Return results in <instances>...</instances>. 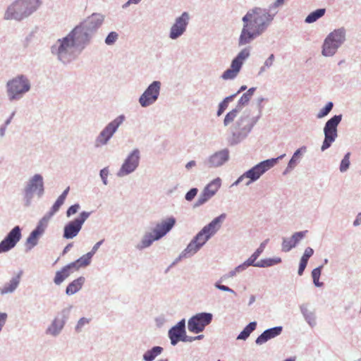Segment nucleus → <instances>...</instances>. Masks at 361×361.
Listing matches in <instances>:
<instances>
[{
	"mask_svg": "<svg viewBox=\"0 0 361 361\" xmlns=\"http://www.w3.org/2000/svg\"><path fill=\"white\" fill-rule=\"evenodd\" d=\"M266 13L261 8H255L243 18L244 23L238 44L240 46L250 43L259 35L264 29Z\"/></svg>",
	"mask_w": 361,
	"mask_h": 361,
	"instance_id": "nucleus-1",
	"label": "nucleus"
},
{
	"mask_svg": "<svg viewBox=\"0 0 361 361\" xmlns=\"http://www.w3.org/2000/svg\"><path fill=\"white\" fill-rule=\"evenodd\" d=\"M41 4L40 0H18L7 10L5 18L20 20L37 10Z\"/></svg>",
	"mask_w": 361,
	"mask_h": 361,
	"instance_id": "nucleus-2",
	"label": "nucleus"
},
{
	"mask_svg": "<svg viewBox=\"0 0 361 361\" xmlns=\"http://www.w3.org/2000/svg\"><path fill=\"white\" fill-rule=\"evenodd\" d=\"M30 88V82L23 75H19L7 82V92L10 100L19 99L29 91Z\"/></svg>",
	"mask_w": 361,
	"mask_h": 361,
	"instance_id": "nucleus-3",
	"label": "nucleus"
},
{
	"mask_svg": "<svg viewBox=\"0 0 361 361\" xmlns=\"http://www.w3.org/2000/svg\"><path fill=\"white\" fill-rule=\"evenodd\" d=\"M276 162V159H267L260 162L242 175L237 180L236 183L243 181L245 178H249V180L246 183V185H249L252 182L257 180L264 173L274 166Z\"/></svg>",
	"mask_w": 361,
	"mask_h": 361,
	"instance_id": "nucleus-4",
	"label": "nucleus"
},
{
	"mask_svg": "<svg viewBox=\"0 0 361 361\" xmlns=\"http://www.w3.org/2000/svg\"><path fill=\"white\" fill-rule=\"evenodd\" d=\"M59 42L60 44L56 53L59 59L63 62L71 61L74 57L75 52L76 51H79V48L70 34L63 39H59Z\"/></svg>",
	"mask_w": 361,
	"mask_h": 361,
	"instance_id": "nucleus-5",
	"label": "nucleus"
},
{
	"mask_svg": "<svg viewBox=\"0 0 361 361\" xmlns=\"http://www.w3.org/2000/svg\"><path fill=\"white\" fill-rule=\"evenodd\" d=\"M344 39L345 32L343 30H337L331 32L324 41L322 54L325 56L334 55Z\"/></svg>",
	"mask_w": 361,
	"mask_h": 361,
	"instance_id": "nucleus-6",
	"label": "nucleus"
},
{
	"mask_svg": "<svg viewBox=\"0 0 361 361\" xmlns=\"http://www.w3.org/2000/svg\"><path fill=\"white\" fill-rule=\"evenodd\" d=\"M341 121V116H334L329 119L324 128L325 138L322 146V150L328 149L337 137V126Z\"/></svg>",
	"mask_w": 361,
	"mask_h": 361,
	"instance_id": "nucleus-7",
	"label": "nucleus"
},
{
	"mask_svg": "<svg viewBox=\"0 0 361 361\" xmlns=\"http://www.w3.org/2000/svg\"><path fill=\"white\" fill-rule=\"evenodd\" d=\"M249 56L250 51L247 48L240 51L237 56L232 61L231 68L224 72L221 76L222 78L224 80L235 78L240 72L244 61Z\"/></svg>",
	"mask_w": 361,
	"mask_h": 361,
	"instance_id": "nucleus-8",
	"label": "nucleus"
},
{
	"mask_svg": "<svg viewBox=\"0 0 361 361\" xmlns=\"http://www.w3.org/2000/svg\"><path fill=\"white\" fill-rule=\"evenodd\" d=\"M212 320V314L210 313H199L190 318L188 323V330L192 333L202 332L206 326Z\"/></svg>",
	"mask_w": 361,
	"mask_h": 361,
	"instance_id": "nucleus-9",
	"label": "nucleus"
},
{
	"mask_svg": "<svg viewBox=\"0 0 361 361\" xmlns=\"http://www.w3.org/2000/svg\"><path fill=\"white\" fill-rule=\"evenodd\" d=\"M267 242L268 240H266L265 241L262 243L259 247L257 249V250L247 260L246 263L247 266L252 265L255 267H266L277 264L281 262V259L280 257H275L263 259L257 263H255L257 259L259 257L260 254L264 251Z\"/></svg>",
	"mask_w": 361,
	"mask_h": 361,
	"instance_id": "nucleus-10",
	"label": "nucleus"
},
{
	"mask_svg": "<svg viewBox=\"0 0 361 361\" xmlns=\"http://www.w3.org/2000/svg\"><path fill=\"white\" fill-rule=\"evenodd\" d=\"M90 213L82 212L78 218L70 221L64 227L63 237L66 239H71L75 237L80 231L82 224L88 218Z\"/></svg>",
	"mask_w": 361,
	"mask_h": 361,
	"instance_id": "nucleus-11",
	"label": "nucleus"
},
{
	"mask_svg": "<svg viewBox=\"0 0 361 361\" xmlns=\"http://www.w3.org/2000/svg\"><path fill=\"white\" fill-rule=\"evenodd\" d=\"M161 83L154 81L140 97L139 102L142 106H147L153 104L159 94Z\"/></svg>",
	"mask_w": 361,
	"mask_h": 361,
	"instance_id": "nucleus-12",
	"label": "nucleus"
},
{
	"mask_svg": "<svg viewBox=\"0 0 361 361\" xmlns=\"http://www.w3.org/2000/svg\"><path fill=\"white\" fill-rule=\"evenodd\" d=\"M92 32V31L80 24L75 27L70 33L71 37H72L75 43L79 48V51H80L83 49L85 44L90 41V34Z\"/></svg>",
	"mask_w": 361,
	"mask_h": 361,
	"instance_id": "nucleus-13",
	"label": "nucleus"
},
{
	"mask_svg": "<svg viewBox=\"0 0 361 361\" xmlns=\"http://www.w3.org/2000/svg\"><path fill=\"white\" fill-rule=\"evenodd\" d=\"M21 230L18 226H15L0 243V253L6 252L13 248L21 238Z\"/></svg>",
	"mask_w": 361,
	"mask_h": 361,
	"instance_id": "nucleus-14",
	"label": "nucleus"
},
{
	"mask_svg": "<svg viewBox=\"0 0 361 361\" xmlns=\"http://www.w3.org/2000/svg\"><path fill=\"white\" fill-rule=\"evenodd\" d=\"M221 185V180L216 178L208 183L200 195L195 205L200 206L211 199L219 190Z\"/></svg>",
	"mask_w": 361,
	"mask_h": 361,
	"instance_id": "nucleus-15",
	"label": "nucleus"
},
{
	"mask_svg": "<svg viewBox=\"0 0 361 361\" xmlns=\"http://www.w3.org/2000/svg\"><path fill=\"white\" fill-rule=\"evenodd\" d=\"M140 159V152L138 149H134L130 154L126 158L118 174L120 176L127 175L137 167Z\"/></svg>",
	"mask_w": 361,
	"mask_h": 361,
	"instance_id": "nucleus-16",
	"label": "nucleus"
},
{
	"mask_svg": "<svg viewBox=\"0 0 361 361\" xmlns=\"http://www.w3.org/2000/svg\"><path fill=\"white\" fill-rule=\"evenodd\" d=\"M169 336L172 345H176L179 341L184 342L192 341L185 335V320L180 321L175 326L170 329Z\"/></svg>",
	"mask_w": 361,
	"mask_h": 361,
	"instance_id": "nucleus-17",
	"label": "nucleus"
},
{
	"mask_svg": "<svg viewBox=\"0 0 361 361\" xmlns=\"http://www.w3.org/2000/svg\"><path fill=\"white\" fill-rule=\"evenodd\" d=\"M123 121V117L119 116L111 122L100 133L97 142L101 145L106 144Z\"/></svg>",
	"mask_w": 361,
	"mask_h": 361,
	"instance_id": "nucleus-18",
	"label": "nucleus"
},
{
	"mask_svg": "<svg viewBox=\"0 0 361 361\" xmlns=\"http://www.w3.org/2000/svg\"><path fill=\"white\" fill-rule=\"evenodd\" d=\"M188 19L189 16L186 12H184L180 17L176 19L171 29L170 37L171 39H176L184 32Z\"/></svg>",
	"mask_w": 361,
	"mask_h": 361,
	"instance_id": "nucleus-19",
	"label": "nucleus"
},
{
	"mask_svg": "<svg viewBox=\"0 0 361 361\" xmlns=\"http://www.w3.org/2000/svg\"><path fill=\"white\" fill-rule=\"evenodd\" d=\"M176 220L171 217L162 221L160 224H157L152 233L155 235V238H161L166 234L174 226Z\"/></svg>",
	"mask_w": 361,
	"mask_h": 361,
	"instance_id": "nucleus-20",
	"label": "nucleus"
},
{
	"mask_svg": "<svg viewBox=\"0 0 361 361\" xmlns=\"http://www.w3.org/2000/svg\"><path fill=\"white\" fill-rule=\"evenodd\" d=\"M210 238L206 232L202 229L196 235L195 239L188 245L186 251L188 252H196L201 246H202Z\"/></svg>",
	"mask_w": 361,
	"mask_h": 361,
	"instance_id": "nucleus-21",
	"label": "nucleus"
},
{
	"mask_svg": "<svg viewBox=\"0 0 361 361\" xmlns=\"http://www.w3.org/2000/svg\"><path fill=\"white\" fill-rule=\"evenodd\" d=\"M39 190L41 195L43 192V178L41 175H35L29 181L26 188L25 193L27 196H30L32 192Z\"/></svg>",
	"mask_w": 361,
	"mask_h": 361,
	"instance_id": "nucleus-22",
	"label": "nucleus"
},
{
	"mask_svg": "<svg viewBox=\"0 0 361 361\" xmlns=\"http://www.w3.org/2000/svg\"><path fill=\"white\" fill-rule=\"evenodd\" d=\"M226 217V214H221L216 217L208 225L205 226L202 229L203 232H206L209 236L213 235L220 228L222 222Z\"/></svg>",
	"mask_w": 361,
	"mask_h": 361,
	"instance_id": "nucleus-23",
	"label": "nucleus"
},
{
	"mask_svg": "<svg viewBox=\"0 0 361 361\" xmlns=\"http://www.w3.org/2000/svg\"><path fill=\"white\" fill-rule=\"evenodd\" d=\"M282 331L281 326H276L271 329H269L264 331L260 336L256 339V343L262 345L266 343L268 340L275 338L276 336L281 334Z\"/></svg>",
	"mask_w": 361,
	"mask_h": 361,
	"instance_id": "nucleus-24",
	"label": "nucleus"
},
{
	"mask_svg": "<svg viewBox=\"0 0 361 361\" xmlns=\"http://www.w3.org/2000/svg\"><path fill=\"white\" fill-rule=\"evenodd\" d=\"M228 158L227 150H222L213 154L209 159V167H217L222 165Z\"/></svg>",
	"mask_w": 361,
	"mask_h": 361,
	"instance_id": "nucleus-25",
	"label": "nucleus"
},
{
	"mask_svg": "<svg viewBox=\"0 0 361 361\" xmlns=\"http://www.w3.org/2000/svg\"><path fill=\"white\" fill-rule=\"evenodd\" d=\"M305 232H297L290 239H283L282 250L285 252L290 251L304 237Z\"/></svg>",
	"mask_w": 361,
	"mask_h": 361,
	"instance_id": "nucleus-26",
	"label": "nucleus"
},
{
	"mask_svg": "<svg viewBox=\"0 0 361 361\" xmlns=\"http://www.w3.org/2000/svg\"><path fill=\"white\" fill-rule=\"evenodd\" d=\"M102 22L103 17L101 15L92 14L81 24L90 31L93 32L102 25Z\"/></svg>",
	"mask_w": 361,
	"mask_h": 361,
	"instance_id": "nucleus-27",
	"label": "nucleus"
},
{
	"mask_svg": "<svg viewBox=\"0 0 361 361\" xmlns=\"http://www.w3.org/2000/svg\"><path fill=\"white\" fill-rule=\"evenodd\" d=\"M75 270L71 264L63 267L60 271H56L54 281L56 285H60Z\"/></svg>",
	"mask_w": 361,
	"mask_h": 361,
	"instance_id": "nucleus-28",
	"label": "nucleus"
},
{
	"mask_svg": "<svg viewBox=\"0 0 361 361\" xmlns=\"http://www.w3.org/2000/svg\"><path fill=\"white\" fill-rule=\"evenodd\" d=\"M85 279L83 276H80L70 283L66 287V294L71 295L80 290L85 283Z\"/></svg>",
	"mask_w": 361,
	"mask_h": 361,
	"instance_id": "nucleus-29",
	"label": "nucleus"
},
{
	"mask_svg": "<svg viewBox=\"0 0 361 361\" xmlns=\"http://www.w3.org/2000/svg\"><path fill=\"white\" fill-rule=\"evenodd\" d=\"M92 255L90 252H88L84 255H82L81 257H80L76 261L70 263L71 267L73 268L74 270L77 271L80 267H84L90 264L91 259L92 257Z\"/></svg>",
	"mask_w": 361,
	"mask_h": 361,
	"instance_id": "nucleus-30",
	"label": "nucleus"
},
{
	"mask_svg": "<svg viewBox=\"0 0 361 361\" xmlns=\"http://www.w3.org/2000/svg\"><path fill=\"white\" fill-rule=\"evenodd\" d=\"M20 281V276H17L13 278L8 284H6L3 288H0V293L1 295L13 292L18 286Z\"/></svg>",
	"mask_w": 361,
	"mask_h": 361,
	"instance_id": "nucleus-31",
	"label": "nucleus"
},
{
	"mask_svg": "<svg viewBox=\"0 0 361 361\" xmlns=\"http://www.w3.org/2000/svg\"><path fill=\"white\" fill-rule=\"evenodd\" d=\"M51 217L48 215H45L38 223L36 228L34 230V231L37 233L39 236L43 234L46 228L48 226L49 221L50 220Z\"/></svg>",
	"mask_w": 361,
	"mask_h": 361,
	"instance_id": "nucleus-32",
	"label": "nucleus"
},
{
	"mask_svg": "<svg viewBox=\"0 0 361 361\" xmlns=\"http://www.w3.org/2000/svg\"><path fill=\"white\" fill-rule=\"evenodd\" d=\"M256 326L257 323L255 322H250L240 332L237 338L240 340H245L250 336V334L256 329Z\"/></svg>",
	"mask_w": 361,
	"mask_h": 361,
	"instance_id": "nucleus-33",
	"label": "nucleus"
},
{
	"mask_svg": "<svg viewBox=\"0 0 361 361\" xmlns=\"http://www.w3.org/2000/svg\"><path fill=\"white\" fill-rule=\"evenodd\" d=\"M162 348L159 346L154 347L152 350L147 351L143 356L145 361H152L161 351Z\"/></svg>",
	"mask_w": 361,
	"mask_h": 361,
	"instance_id": "nucleus-34",
	"label": "nucleus"
},
{
	"mask_svg": "<svg viewBox=\"0 0 361 361\" xmlns=\"http://www.w3.org/2000/svg\"><path fill=\"white\" fill-rule=\"evenodd\" d=\"M325 11L326 10L324 8H319L312 12L307 16L305 22L307 23H312L315 22L317 19H319V18L322 17L324 15Z\"/></svg>",
	"mask_w": 361,
	"mask_h": 361,
	"instance_id": "nucleus-35",
	"label": "nucleus"
},
{
	"mask_svg": "<svg viewBox=\"0 0 361 361\" xmlns=\"http://www.w3.org/2000/svg\"><path fill=\"white\" fill-rule=\"evenodd\" d=\"M159 240L155 238V235L153 233L146 234L142 240L141 245L138 246L140 249L149 247L154 240Z\"/></svg>",
	"mask_w": 361,
	"mask_h": 361,
	"instance_id": "nucleus-36",
	"label": "nucleus"
},
{
	"mask_svg": "<svg viewBox=\"0 0 361 361\" xmlns=\"http://www.w3.org/2000/svg\"><path fill=\"white\" fill-rule=\"evenodd\" d=\"M300 152H301V149H298L296 150V152L294 153V154L293 155L292 158L290 159L289 163H288V165L286 169V171H284V173L288 172L289 171H290L293 167L295 166L296 165V161L299 158V156L300 154Z\"/></svg>",
	"mask_w": 361,
	"mask_h": 361,
	"instance_id": "nucleus-37",
	"label": "nucleus"
},
{
	"mask_svg": "<svg viewBox=\"0 0 361 361\" xmlns=\"http://www.w3.org/2000/svg\"><path fill=\"white\" fill-rule=\"evenodd\" d=\"M39 235L36 233L34 231L31 232L28 238H27V245H29L30 248L33 247L35 245L37 244L38 238Z\"/></svg>",
	"mask_w": 361,
	"mask_h": 361,
	"instance_id": "nucleus-38",
	"label": "nucleus"
},
{
	"mask_svg": "<svg viewBox=\"0 0 361 361\" xmlns=\"http://www.w3.org/2000/svg\"><path fill=\"white\" fill-rule=\"evenodd\" d=\"M63 322L60 320L55 319L51 326L49 329V331H50L52 334L56 335L58 332L62 329Z\"/></svg>",
	"mask_w": 361,
	"mask_h": 361,
	"instance_id": "nucleus-39",
	"label": "nucleus"
},
{
	"mask_svg": "<svg viewBox=\"0 0 361 361\" xmlns=\"http://www.w3.org/2000/svg\"><path fill=\"white\" fill-rule=\"evenodd\" d=\"M350 153L348 152L342 159L340 165V171L345 172L349 168L350 166Z\"/></svg>",
	"mask_w": 361,
	"mask_h": 361,
	"instance_id": "nucleus-40",
	"label": "nucleus"
},
{
	"mask_svg": "<svg viewBox=\"0 0 361 361\" xmlns=\"http://www.w3.org/2000/svg\"><path fill=\"white\" fill-rule=\"evenodd\" d=\"M237 114H238L237 109H233L232 111L228 112L225 116V118L224 121V125L227 126L229 123H231V122H233L234 118L236 117Z\"/></svg>",
	"mask_w": 361,
	"mask_h": 361,
	"instance_id": "nucleus-41",
	"label": "nucleus"
},
{
	"mask_svg": "<svg viewBox=\"0 0 361 361\" xmlns=\"http://www.w3.org/2000/svg\"><path fill=\"white\" fill-rule=\"evenodd\" d=\"M233 98V96L228 97L226 99H224L222 102L220 103L219 106V109L217 111V116H220L223 114V112L228 107V104L230 100H231Z\"/></svg>",
	"mask_w": 361,
	"mask_h": 361,
	"instance_id": "nucleus-42",
	"label": "nucleus"
},
{
	"mask_svg": "<svg viewBox=\"0 0 361 361\" xmlns=\"http://www.w3.org/2000/svg\"><path fill=\"white\" fill-rule=\"evenodd\" d=\"M332 107H333L332 102L327 103L326 105L323 109H322L320 110V111L319 112V114L317 115V117L322 118V117L326 116L331 111V110L332 109Z\"/></svg>",
	"mask_w": 361,
	"mask_h": 361,
	"instance_id": "nucleus-43",
	"label": "nucleus"
},
{
	"mask_svg": "<svg viewBox=\"0 0 361 361\" xmlns=\"http://www.w3.org/2000/svg\"><path fill=\"white\" fill-rule=\"evenodd\" d=\"M320 275H321V268L320 267L315 268L312 270V276L313 279V281H314V284L317 286H319L320 285L319 283V279Z\"/></svg>",
	"mask_w": 361,
	"mask_h": 361,
	"instance_id": "nucleus-44",
	"label": "nucleus"
},
{
	"mask_svg": "<svg viewBox=\"0 0 361 361\" xmlns=\"http://www.w3.org/2000/svg\"><path fill=\"white\" fill-rule=\"evenodd\" d=\"M118 34L116 32H111L105 39V42L108 45L113 44L118 39Z\"/></svg>",
	"mask_w": 361,
	"mask_h": 361,
	"instance_id": "nucleus-45",
	"label": "nucleus"
},
{
	"mask_svg": "<svg viewBox=\"0 0 361 361\" xmlns=\"http://www.w3.org/2000/svg\"><path fill=\"white\" fill-rule=\"evenodd\" d=\"M62 203H61L59 200H56V201L51 208V210L48 212L47 215L51 217L59 209Z\"/></svg>",
	"mask_w": 361,
	"mask_h": 361,
	"instance_id": "nucleus-46",
	"label": "nucleus"
},
{
	"mask_svg": "<svg viewBox=\"0 0 361 361\" xmlns=\"http://www.w3.org/2000/svg\"><path fill=\"white\" fill-rule=\"evenodd\" d=\"M314 250L311 247H307L305 250V252L301 258V260H303L306 262H308L310 257L313 255Z\"/></svg>",
	"mask_w": 361,
	"mask_h": 361,
	"instance_id": "nucleus-47",
	"label": "nucleus"
},
{
	"mask_svg": "<svg viewBox=\"0 0 361 361\" xmlns=\"http://www.w3.org/2000/svg\"><path fill=\"white\" fill-rule=\"evenodd\" d=\"M197 188H192L190 189L185 195V199L188 201H191L197 193Z\"/></svg>",
	"mask_w": 361,
	"mask_h": 361,
	"instance_id": "nucleus-48",
	"label": "nucleus"
},
{
	"mask_svg": "<svg viewBox=\"0 0 361 361\" xmlns=\"http://www.w3.org/2000/svg\"><path fill=\"white\" fill-rule=\"evenodd\" d=\"M79 208H80V206H79L78 204H75L74 205H72L67 210V216H71L73 214H75V213L78 212Z\"/></svg>",
	"mask_w": 361,
	"mask_h": 361,
	"instance_id": "nucleus-49",
	"label": "nucleus"
},
{
	"mask_svg": "<svg viewBox=\"0 0 361 361\" xmlns=\"http://www.w3.org/2000/svg\"><path fill=\"white\" fill-rule=\"evenodd\" d=\"M249 94H250L244 93L242 95V97H240V99H239V102H238L240 105H245L250 100V97H249Z\"/></svg>",
	"mask_w": 361,
	"mask_h": 361,
	"instance_id": "nucleus-50",
	"label": "nucleus"
},
{
	"mask_svg": "<svg viewBox=\"0 0 361 361\" xmlns=\"http://www.w3.org/2000/svg\"><path fill=\"white\" fill-rule=\"evenodd\" d=\"M307 264V262L300 259L299 269H298V274L300 276H301L303 274V271H304Z\"/></svg>",
	"mask_w": 361,
	"mask_h": 361,
	"instance_id": "nucleus-51",
	"label": "nucleus"
},
{
	"mask_svg": "<svg viewBox=\"0 0 361 361\" xmlns=\"http://www.w3.org/2000/svg\"><path fill=\"white\" fill-rule=\"evenodd\" d=\"M7 319V314L6 313H0V331H1L2 327L6 323Z\"/></svg>",
	"mask_w": 361,
	"mask_h": 361,
	"instance_id": "nucleus-52",
	"label": "nucleus"
},
{
	"mask_svg": "<svg viewBox=\"0 0 361 361\" xmlns=\"http://www.w3.org/2000/svg\"><path fill=\"white\" fill-rule=\"evenodd\" d=\"M90 322L89 319H86V318H81L79 321H78V325L76 326L77 329H80L82 326H84L85 324H88Z\"/></svg>",
	"mask_w": 361,
	"mask_h": 361,
	"instance_id": "nucleus-53",
	"label": "nucleus"
},
{
	"mask_svg": "<svg viewBox=\"0 0 361 361\" xmlns=\"http://www.w3.org/2000/svg\"><path fill=\"white\" fill-rule=\"evenodd\" d=\"M100 176L104 182V184H106V178L108 176V171L105 169L101 170L100 171Z\"/></svg>",
	"mask_w": 361,
	"mask_h": 361,
	"instance_id": "nucleus-54",
	"label": "nucleus"
},
{
	"mask_svg": "<svg viewBox=\"0 0 361 361\" xmlns=\"http://www.w3.org/2000/svg\"><path fill=\"white\" fill-rule=\"evenodd\" d=\"M215 286L218 289L224 290V291H229V292H232V293L233 292V290L232 289H231L228 286H224V285H220L219 283H216Z\"/></svg>",
	"mask_w": 361,
	"mask_h": 361,
	"instance_id": "nucleus-55",
	"label": "nucleus"
},
{
	"mask_svg": "<svg viewBox=\"0 0 361 361\" xmlns=\"http://www.w3.org/2000/svg\"><path fill=\"white\" fill-rule=\"evenodd\" d=\"M103 243V240H101L99 242H97L94 245V247H92V250L91 252H90V253H92V255H94V253L97 252V250H98V248L99 247V246L102 245V243Z\"/></svg>",
	"mask_w": 361,
	"mask_h": 361,
	"instance_id": "nucleus-56",
	"label": "nucleus"
},
{
	"mask_svg": "<svg viewBox=\"0 0 361 361\" xmlns=\"http://www.w3.org/2000/svg\"><path fill=\"white\" fill-rule=\"evenodd\" d=\"M274 56L273 54H271L268 59L267 60L265 61V65L269 66H271L273 63V61H274Z\"/></svg>",
	"mask_w": 361,
	"mask_h": 361,
	"instance_id": "nucleus-57",
	"label": "nucleus"
},
{
	"mask_svg": "<svg viewBox=\"0 0 361 361\" xmlns=\"http://www.w3.org/2000/svg\"><path fill=\"white\" fill-rule=\"evenodd\" d=\"M361 223V214L357 216L356 219L354 221L353 224L355 226H358Z\"/></svg>",
	"mask_w": 361,
	"mask_h": 361,
	"instance_id": "nucleus-58",
	"label": "nucleus"
},
{
	"mask_svg": "<svg viewBox=\"0 0 361 361\" xmlns=\"http://www.w3.org/2000/svg\"><path fill=\"white\" fill-rule=\"evenodd\" d=\"M195 164L196 163L195 161H190L186 164L185 167L186 169H190L191 167L195 166Z\"/></svg>",
	"mask_w": 361,
	"mask_h": 361,
	"instance_id": "nucleus-59",
	"label": "nucleus"
},
{
	"mask_svg": "<svg viewBox=\"0 0 361 361\" xmlns=\"http://www.w3.org/2000/svg\"><path fill=\"white\" fill-rule=\"evenodd\" d=\"M255 90V89L254 87H252V88L249 89V90H247V92H245V93H246V94H249V97L251 98V97L252 96V94H253V93H254Z\"/></svg>",
	"mask_w": 361,
	"mask_h": 361,
	"instance_id": "nucleus-60",
	"label": "nucleus"
},
{
	"mask_svg": "<svg viewBox=\"0 0 361 361\" xmlns=\"http://www.w3.org/2000/svg\"><path fill=\"white\" fill-rule=\"evenodd\" d=\"M68 190H69V188H66L63 192L62 194L61 195V196H62L63 198H66V196L68 195Z\"/></svg>",
	"mask_w": 361,
	"mask_h": 361,
	"instance_id": "nucleus-61",
	"label": "nucleus"
},
{
	"mask_svg": "<svg viewBox=\"0 0 361 361\" xmlns=\"http://www.w3.org/2000/svg\"><path fill=\"white\" fill-rule=\"evenodd\" d=\"M66 198H63L62 196H59L57 199V200H59L61 203H62V204H63L64 201H65Z\"/></svg>",
	"mask_w": 361,
	"mask_h": 361,
	"instance_id": "nucleus-62",
	"label": "nucleus"
},
{
	"mask_svg": "<svg viewBox=\"0 0 361 361\" xmlns=\"http://www.w3.org/2000/svg\"><path fill=\"white\" fill-rule=\"evenodd\" d=\"M140 0H129L128 4L132 3V4H137Z\"/></svg>",
	"mask_w": 361,
	"mask_h": 361,
	"instance_id": "nucleus-63",
	"label": "nucleus"
},
{
	"mask_svg": "<svg viewBox=\"0 0 361 361\" xmlns=\"http://www.w3.org/2000/svg\"><path fill=\"white\" fill-rule=\"evenodd\" d=\"M202 337H203V335H200V336H197V337H195V338H190L192 339V341H193V340L197 339H197H200V338H202Z\"/></svg>",
	"mask_w": 361,
	"mask_h": 361,
	"instance_id": "nucleus-64",
	"label": "nucleus"
}]
</instances>
